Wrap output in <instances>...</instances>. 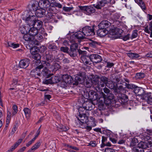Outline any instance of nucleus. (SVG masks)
I'll use <instances>...</instances> for the list:
<instances>
[{
  "mask_svg": "<svg viewBox=\"0 0 152 152\" xmlns=\"http://www.w3.org/2000/svg\"><path fill=\"white\" fill-rule=\"evenodd\" d=\"M32 55V58L36 60H39L41 58V56L38 53L33 54Z\"/></svg>",
  "mask_w": 152,
  "mask_h": 152,
  "instance_id": "41",
  "label": "nucleus"
},
{
  "mask_svg": "<svg viewBox=\"0 0 152 152\" xmlns=\"http://www.w3.org/2000/svg\"><path fill=\"white\" fill-rule=\"evenodd\" d=\"M111 23L107 20L102 21L98 25L99 28H106L109 27Z\"/></svg>",
  "mask_w": 152,
  "mask_h": 152,
  "instance_id": "17",
  "label": "nucleus"
},
{
  "mask_svg": "<svg viewBox=\"0 0 152 152\" xmlns=\"http://www.w3.org/2000/svg\"><path fill=\"white\" fill-rule=\"evenodd\" d=\"M72 37L75 38L74 39L72 40L74 42H76L77 40L78 42H80L79 39L86 38L83 31H79L75 32V34L72 36Z\"/></svg>",
  "mask_w": 152,
  "mask_h": 152,
  "instance_id": "8",
  "label": "nucleus"
},
{
  "mask_svg": "<svg viewBox=\"0 0 152 152\" xmlns=\"http://www.w3.org/2000/svg\"><path fill=\"white\" fill-rule=\"evenodd\" d=\"M144 99L146 100L148 104H152V96L151 93L150 92L147 93Z\"/></svg>",
  "mask_w": 152,
  "mask_h": 152,
  "instance_id": "26",
  "label": "nucleus"
},
{
  "mask_svg": "<svg viewBox=\"0 0 152 152\" xmlns=\"http://www.w3.org/2000/svg\"><path fill=\"white\" fill-rule=\"evenodd\" d=\"M97 123V122L96 121V120L91 121V126L93 127L96 126V125Z\"/></svg>",
  "mask_w": 152,
  "mask_h": 152,
  "instance_id": "63",
  "label": "nucleus"
},
{
  "mask_svg": "<svg viewBox=\"0 0 152 152\" xmlns=\"http://www.w3.org/2000/svg\"><path fill=\"white\" fill-rule=\"evenodd\" d=\"M138 36L137 31L136 30H134L132 31V33L130 39H132L133 38H136Z\"/></svg>",
  "mask_w": 152,
  "mask_h": 152,
  "instance_id": "40",
  "label": "nucleus"
},
{
  "mask_svg": "<svg viewBox=\"0 0 152 152\" xmlns=\"http://www.w3.org/2000/svg\"><path fill=\"white\" fill-rule=\"evenodd\" d=\"M89 96L91 97L92 100H95L97 98L96 93L93 91H91L89 92Z\"/></svg>",
  "mask_w": 152,
  "mask_h": 152,
  "instance_id": "33",
  "label": "nucleus"
},
{
  "mask_svg": "<svg viewBox=\"0 0 152 152\" xmlns=\"http://www.w3.org/2000/svg\"><path fill=\"white\" fill-rule=\"evenodd\" d=\"M123 32V30L121 28H115L110 31L109 36L113 38H120L122 37V34Z\"/></svg>",
  "mask_w": 152,
  "mask_h": 152,
  "instance_id": "3",
  "label": "nucleus"
},
{
  "mask_svg": "<svg viewBox=\"0 0 152 152\" xmlns=\"http://www.w3.org/2000/svg\"><path fill=\"white\" fill-rule=\"evenodd\" d=\"M105 152H115L113 149L110 148H107L105 149Z\"/></svg>",
  "mask_w": 152,
  "mask_h": 152,
  "instance_id": "56",
  "label": "nucleus"
},
{
  "mask_svg": "<svg viewBox=\"0 0 152 152\" xmlns=\"http://www.w3.org/2000/svg\"><path fill=\"white\" fill-rule=\"evenodd\" d=\"M80 127L83 129H85L88 131L91 130L92 128V127L91 126H88L86 123L85 125H81Z\"/></svg>",
  "mask_w": 152,
  "mask_h": 152,
  "instance_id": "43",
  "label": "nucleus"
},
{
  "mask_svg": "<svg viewBox=\"0 0 152 152\" xmlns=\"http://www.w3.org/2000/svg\"><path fill=\"white\" fill-rule=\"evenodd\" d=\"M136 76L137 78L140 79L144 78L145 75L144 73H138L136 74Z\"/></svg>",
  "mask_w": 152,
  "mask_h": 152,
  "instance_id": "45",
  "label": "nucleus"
},
{
  "mask_svg": "<svg viewBox=\"0 0 152 152\" xmlns=\"http://www.w3.org/2000/svg\"><path fill=\"white\" fill-rule=\"evenodd\" d=\"M13 110L12 111V115H15L18 112V107L15 105H14L12 107Z\"/></svg>",
  "mask_w": 152,
  "mask_h": 152,
  "instance_id": "44",
  "label": "nucleus"
},
{
  "mask_svg": "<svg viewBox=\"0 0 152 152\" xmlns=\"http://www.w3.org/2000/svg\"><path fill=\"white\" fill-rule=\"evenodd\" d=\"M78 46V45L76 43H74L72 44L70 47L71 50L69 53L71 56H73L75 54Z\"/></svg>",
  "mask_w": 152,
  "mask_h": 152,
  "instance_id": "16",
  "label": "nucleus"
},
{
  "mask_svg": "<svg viewBox=\"0 0 152 152\" xmlns=\"http://www.w3.org/2000/svg\"><path fill=\"white\" fill-rule=\"evenodd\" d=\"M50 71L45 67L42 70L41 73L44 76L48 78L53 75V74H50Z\"/></svg>",
  "mask_w": 152,
  "mask_h": 152,
  "instance_id": "23",
  "label": "nucleus"
},
{
  "mask_svg": "<svg viewBox=\"0 0 152 152\" xmlns=\"http://www.w3.org/2000/svg\"><path fill=\"white\" fill-rule=\"evenodd\" d=\"M152 57V52H150L148 53L145 56L144 58H147Z\"/></svg>",
  "mask_w": 152,
  "mask_h": 152,
  "instance_id": "55",
  "label": "nucleus"
},
{
  "mask_svg": "<svg viewBox=\"0 0 152 152\" xmlns=\"http://www.w3.org/2000/svg\"><path fill=\"white\" fill-rule=\"evenodd\" d=\"M62 78L68 84L72 83L73 85L77 86L79 83L82 84L85 83L84 85L87 88H90L93 85L96 86V90L99 91L101 90V88L104 87L108 82V78L107 77H102L99 80V78L97 76L91 75L86 76L83 73H80L76 76L74 82L72 77L67 75H63Z\"/></svg>",
  "mask_w": 152,
  "mask_h": 152,
  "instance_id": "1",
  "label": "nucleus"
},
{
  "mask_svg": "<svg viewBox=\"0 0 152 152\" xmlns=\"http://www.w3.org/2000/svg\"><path fill=\"white\" fill-rule=\"evenodd\" d=\"M140 2L139 3V5L143 10L145 9V7L144 3L141 0H140Z\"/></svg>",
  "mask_w": 152,
  "mask_h": 152,
  "instance_id": "49",
  "label": "nucleus"
},
{
  "mask_svg": "<svg viewBox=\"0 0 152 152\" xmlns=\"http://www.w3.org/2000/svg\"><path fill=\"white\" fill-rule=\"evenodd\" d=\"M107 65L106 66V67L109 68H110L112 66H113L114 65V64L113 63H111L110 62H107Z\"/></svg>",
  "mask_w": 152,
  "mask_h": 152,
  "instance_id": "58",
  "label": "nucleus"
},
{
  "mask_svg": "<svg viewBox=\"0 0 152 152\" xmlns=\"http://www.w3.org/2000/svg\"><path fill=\"white\" fill-rule=\"evenodd\" d=\"M131 37L129 34H128L126 35H125L123 37V40L126 41L130 38Z\"/></svg>",
  "mask_w": 152,
  "mask_h": 152,
  "instance_id": "54",
  "label": "nucleus"
},
{
  "mask_svg": "<svg viewBox=\"0 0 152 152\" xmlns=\"http://www.w3.org/2000/svg\"><path fill=\"white\" fill-rule=\"evenodd\" d=\"M29 60L28 59H22L19 62V66L21 68L25 69L29 66Z\"/></svg>",
  "mask_w": 152,
  "mask_h": 152,
  "instance_id": "14",
  "label": "nucleus"
},
{
  "mask_svg": "<svg viewBox=\"0 0 152 152\" xmlns=\"http://www.w3.org/2000/svg\"><path fill=\"white\" fill-rule=\"evenodd\" d=\"M126 87L129 89H132L134 88V86L132 84H126Z\"/></svg>",
  "mask_w": 152,
  "mask_h": 152,
  "instance_id": "60",
  "label": "nucleus"
},
{
  "mask_svg": "<svg viewBox=\"0 0 152 152\" xmlns=\"http://www.w3.org/2000/svg\"><path fill=\"white\" fill-rule=\"evenodd\" d=\"M45 9L40 8L37 10L34 13L36 18L42 17L45 15Z\"/></svg>",
  "mask_w": 152,
  "mask_h": 152,
  "instance_id": "18",
  "label": "nucleus"
},
{
  "mask_svg": "<svg viewBox=\"0 0 152 152\" xmlns=\"http://www.w3.org/2000/svg\"><path fill=\"white\" fill-rule=\"evenodd\" d=\"M22 139H19L17 142L15 143V144L12 147V149H10V151L9 150L8 151H12V150H14L15 149L19 144H20L22 142Z\"/></svg>",
  "mask_w": 152,
  "mask_h": 152,
  "instance_id": "37",
  "label": "nucleus"
},
{
  "mask_svg": "<svg viewBox=\"0 0 152 152\" xmlns=\"http://www.w3.org/2000/svg\"><path fill=\"white\" fill-rule=\"evenodd\" d=\"M30 51L31 55H32L38 53L39 49L36 46L30 49Z\"/></svg>",
  "mask_w": 152,
  "mask_h": 152,
  "instance_id": "38",
  "label": "nucleus"
},
{
  "mask_svg": "<svg viewBox=\"0 0 152 152\" xmlns=\"http://www.w3.org/2000/svg\"><path fill=\"white\" fill-rule=\"evenodd\" d=\"M97 144L95 141H92L90 142L89 145L91 146L92 147H95L96 146Z\"/></svg>",
  "mask_w": 152,
  "mask_h": 152,
  "instance_id": "57",
  "label": "nucleus"
},
{
  "mask_svg": "<svg viewBox=\"0 0 152 152\" xmlns=\"http://www.w3.org/2000/svg\"><path fill=\"white\" fill-rule=\"evenodd\" d=\"M68 129V127L63 126H60L59 127H58V130L59 131H66Z\"/></svg>",
  "mask_w": 152,
  "mask_h": 152,
  "instance_id": "42",
  "label": "nucleus"
},
{
  "mask_svg": "<svg viewBox=\"0 0 152 152\" xmlns=\"http://www.w3.org/2000/svg\"><path fill=\"white\" fill-rule=\"evenodd\" d=\"M81 58L83 63L85 64H90L91 61L90 56L81 55Z\"/></svg>",
  "mask_w": 152,
  "mask_h": 152,
  "instance_id": "19",
  "label": "nucleus"
},
{
  "mask_svg": "<svg viewBox=\"0 0 152 152\" xmlns=\"http://www.w3.org/2000/svg\"><path fill=\"white\" fill-rule=\"evenodd\" d=\"M53 60V56L50 54L46 55V61H42L41 64L37 66L35 69L36 70V73L38 75H40L41 74L40 69L44 66H45L48 67L50 65V64L52 62Z\"/></svg>",
  "mask_w": 152,
  "mask_h": 152,
  "instance_id": "2",
  "label": "nucleus"
},
{
  "mask_svg": "<svg viewBox=\"0 0 152 152\" xmlns=\"http://www.w3.org/2000/svg\"><path fill=\"white\" fill-rule=\"evenodd\" d=\"M29 16L26 20V23L29 26H35V21H36V17L31 12H28Z\"/></svg>",
  "mask_w": 152,
  "mask_h": 152,
  "instance_id": "4",
  "label": "nucleus"
},
{
  "mask_svg": "<svg viewBox=\"0 0 152 152\" xmlns=\"http://www.w3.org/2000/svg\"><path fill=\"white\" fill-rule=\"evenodd\" d=\"M142 140L145 141L152 140V130L147 129V132H144L141 137Z\"/></svg>",
  "mask_w": 152,
  "mask_h": 152,
  "instance_id": "10",
  "label": "nucleus"
},
{
  "mask_svg": "<svg viewBox=\"0 0 152 152\" xmlns=\"http://www.w3.org/2000/svg\"><path fill=\"white\" fill-rule=\"evenodd\" d=\"M91 61L96 63H99L102 61L101 57L99 55L92 54L90 55Z\"/></svg>",
  "mask_w": 152,
  "mask_h": 152,
  "instance_id": "11",
  "label": "nucleus"
},
{
  "mask_svg": "<svg viewBox=\"0 0 152 152\" xmlns=\"http://www.w3.org/2000/svg\"><path fill=\"white\" fill-rule=\"evenodd\" d=\"M108 32V31L105 28H99L97 30V33L98 36L102 37L105 36Z\"/></svg>",
  "mask_w": 152,
  "mask_h": 152,
  "instance_id": "21",
  "label": "nucleus"
},
{
  "mask_svg": "<svg viewBox=\"0 0 152 152\" xmlns=\"http://www.w3.org/2000/svg\"><path fill=\"white\" fill-rule=\"evenodd\" d=\"M51 80L50 78L48 79L44 80L43 81L44 83L45 84H52V83H50Z\"/></svg>",
  "mask_w": 152,
  "mask_h": 152,
  "instance_id": "53",
  "label": "nucleus"
},
{
  "mask_svg": "<svg viewBox=\"0 0 152 152\" xmlns=\"http://www.w3.org/2000/svg\"><path fill=\"white\" fill-rule=\"evenodd\" d=\"M40 132V130L39 129H38L37 130V132L36 133V135L35 137L33 138L35 140L37 138L39 135V134Z\"/></svg>",
  "mask_w": 152,
  "mask_h": 152,
  "instance_id": "59",
  "label": "nucleus"
},
{
  "mask_svg": "<svg viewBox=\"0 0 152 152\" xmlns=\"http://www.w3.org/2000/svg\"><path fill=\"white\" fill-rule=\"evenodd\" d=\"M48 48L49 49L52 50L53 51L57 49V47L56 45H50L48 46Z\"/></svg>",
  "mask_w": 152,
  "mask_h": 152,
  "instance_id": "48",
  "label": "nucleus"
},
{
  "mask_svg": "<svg viewBox=\"0 0 152 152\" xmlns=\"http://www.w3.org/2000/svg\"><path fill=\"white\" fill-rule=\"evenodd\" d=\"M79 7L81 10L83 11L84 13L87 15H90L95 12L94 8L90 6H80Z\"/></svg>",
  "mask_w": 152,
  "mask_h": 152,
  "instance_id": "9",
  "label": "nucleus"
},
{
  "mask_svg": "<svg viewBox=\"0 0 152 152\" xmlns=\"http://www.w3.org/2000/svg\"><path fill=\"white\" fill-rule=\"evenodd\" d=\"M23 111L24 112L26 118L28 119L30 117L31 115V110L27 107H25L24 108Z\"/></svg>",
  "mask_w": 152,
  "mask_h": 152,
  "instance_id": "28",
  "label": "nucleus"
},
{
  "mask_svg": "<svg viewBox=\"0 0 152 152\" xmlns=\"http://www.w3.org/2000/svg\"><path fill=\"white\" fill-rule=\"evenodd\" d=\"M148 147V146L146 142H141L138 144L137 147H134L133 150L134 152H144V149Z\"/></svg>",
  "mask_w": 152,
  "mask_h": 152,
  "instance_id": "6",
  "label": "nucleus"
},
{
  "mask_svg": "<svg viewBox=\"0 0 152 152\" xmlns=\"http://www.w3.org/2000/svg\"><path fill=\"white\" fill-rule=\"evenodd\" d=\"M7 115L5 126L6 127H7L8 126L9 124H10L11 117L13 116L12 115V113L11 114V112L10 111L8 110H7Z\"/></svg>",
  "mask_w": 152,
  "mask_h": 152,
  "instance_id": "25",
  "label": "nucleus"
},
{
  "mask_svg": "<svg viewBox=\"0 0 152 152\" xmlns=\"http://www.w3.org/2000/svg\"><path fill=\"white\" fill-rule=\"evenodd\" d=\"M63 10H64L66 12H69V11L71 10H73V7H63Z\"/></svg>",
  "mask_w": 152,
  "mask_h": 152,
  "instance_id": "46",
  "label": "nucleus"
},
{
  "mask_svg": "<svg viewBox=\"0 0 152 152\" xmlns=\"http://www.w3.org/2000/svg\"><path fill=\"white\" fill-rule=\"evenodd\" d=\"M138 142V140L137 138H132V141L130 144L132 146H135Z\"/></svg>",
  "mask_w": 152,
  "mask_h": 152,
  "instance_id": "39",
  "label": "nucleus"
},
{
  "mask_svg": "<svg viewBox=\"0 0 152 152\" xmlns=\"http://www.w3.org/2000/svg\"><path fill=\"white\" fill-rule=\"evenodd\" d=\"M127 55L129 57L132 59L138 58L140 57L139 54L135 53H127Z\"/></svg>",
  "mask_w": 152,
  "mask_h": 152,
  "instance_id": "31",
  "label": "nucleus"
},
{
  "mask_svg": "<svg viewBox=\"0 0 152 152\" xmlns=\"http://www.w3.org/2000/svg\"><path fill=\"white\" fill-rule=\"evenodd\" d=\"M82 31L85 37L93 36L95 34V32L93 28L86 26L83 28Z\"/></svg>",
  "mask_w": 152,
  "mask_h": 152,
  "instance_id": "7",
  "label": "nucleus"
},
{
  "mask_svg": "<svg viewBox=\"0 0 152 152\" xmlns=\"http://www.w3.org/2000/svg\"><path fill=\"white\" fill-rule=\"evenodd\" d=\"M35 26L36 25L38 26L37 28H40L42 25V22L39 20H38L36 19V21H35Z\"/></svg>",
  "mask_w": 152,
  "mask_h": 152,
  "instance_id": "50",
  "label": "nucleus"
},
{
  "mask_svg": "<svg viewBox=\"0 0 152 152\" xmlns=\"http://www.w3.org/2000/svg\"><path fill=\"white\" fill-rule=\"evenodd\" d=\"M61 51L65 53H66L68 52V48L67 47H61L60 48Z\"/></svg>",
  "mask_w": 152,
  "mask_h": 152,
  "instance_id": "52",
  "label": "nucleus"
},
{
  "mask_svg": "<svg viewBox=\"0 0 152 152\" xmlns=\"http://www.w3.org/2000/svg\"><path fill=\"white\" fill-rule=\"evenodd\" d=\"M67 83L64 80L62 79V81L60 83V85L61 87L63 88H65L67 86Z\"/></svg>",
  "mask_w": 152,
  "mask_h": 152,
  "instance_id": "47",
  "label": "nucleus"
},
{
  "mask_svg": "<svg viewBox=\"0 0 152 152\" xmlns=\"http://www.w3.org/2000/svg\"><path fill=\"white\" fill-rule=\"evenodd\" d=\"M58 7L59 8H61L62 7V6L60 4L57 3L56 2L54 1L53 2H52L51 3H50V10H48V8L46 9V10L48 11L51 12L52 10L51 7Z\"/></svg>",
  "mask_w": 152,
  "mask_h": 152,
  "instance_id": "24",
  "label": "nucleus"
},
{
  "mask_svg": "<svg viewBox=\"0 0 152 152\" xmlns=\"http://www.w3.org/2000/svg\"><path fill=\"white\" fill-rule=\"evenodd\" d=\"M144 30L145 32L148 34H150V33H151L152 31V21L150 22L149 26L145 27Z\"/></svg>",
  "mask_w": 152,
  "mask_h": 152,
  "instance_id": "27",
  "label": "nucleus"
},
{
  "mask_svg": "<svg viewBox=\"0 0 152 152\" xmlns=\"http://www.w3.org/2000/svg\"><path fill=\"white\" fill-rule=\"evenodd\" d=\"M103 91L105 93L107 94H108L110 93V90L107 88H104L103 89Z\"/></svg>",
  "mask_w": 152,
  "mask_h": 152,
  "instance_id": "61",
  "label": "nucleus"
},
{
  "mask_svg": "<svg viewBox=\"0 0 152 152\" xmlns=\"http://www.w3.org/2000/svg\"><path fill=\"white\" fill-rule=\"evenodd\" d=\"M134 92L137 95L142 96V99H144V96H145L146 94L145 93V91L142 88H137L134 89Z\"/></svg>",
  "mask_w": 152,
  "mask_h": 152,
  "instance_id": "12",
  "label": "nucleus"
},
{
  "mask_svg": "<svg viewBox=\"0 0 152 152\" xmlns=\"http://www.w3.org/2000/svg\"><path fill=\"white\" fill-rule=\"evenodd\" d=\"M100 95L103 99L104 103L107 105H109L111 103V100L113 99L114 95L111 94H109L106 95L103 92H101Z\"/></svg>",
  "mask_w": 152,
  "mask_h": 152,
  "instance_id": "5",
  "label": "nucleus"
},
{
  "mask_svg": "<svg viewBox=\"0 0 152 152\" xmlns=\"http://www.w3.org/2000/svg\"><path fill=\"white\" fill-rule=\"evenodd\" d=\"M37 4L36 5L35 4H33L32 5V9L33 10L35 11L37 9Z\"/></svg>",
  "mask_w": 152,
  "mask_h": 152,
  "instance_id": "62",
  "label": "nucleus"
},
{
  "mask_svg": "<svg viewBox=\"0 0 152 152\" xmlns=\"http://www.w3.org/2000/svg\"><path fill=\"white\" fill-rule=\"evenodd\" d=\"M28 30V27L26 26H21L20 28V31L23 34L27 33Z\"/></svg>",
  "mask_w": 152,
  "mask_h": 152,
  "instance_id": "32",
  "label": "nucleus"
},
{
  "mask_svg": "<svg viewBox=\"0 0 152 152\" xmlns=\"http://www.w3.org/2000/svg\"><path fill=\"white\" fill-rule=\"evenodd\" d=\"M50 68L52 71H56L60 68V66L58 63H55L53 65H50L49 66Z\"/></svg>",
  "mask_w": 152,
  "mask_h": 152,
  "instance_id": "30",
  "label": "nucleus"
},
{
  "mask_svg": "<svg viewBox=\"0 0 152 152\" xmlns=\"http://www.w3.org/2000/svg\"><path fill=\"white\" fill-rule=\"evenodd\" d=\"M28 33L31 37L33 38L34 39V37L36 36V35L38 33V29L34 27H33L28 30Z\"/></svg>",
  "mask_w": 152,
  "mask_h": 152,
  "instance_id": "22",
  "label": "nucleus"
},
{
  "mask_svg": "<svg viewBox=\"0 0 152 152\" xmlns=\"http://www.w3.org/2000/svg\"><path fill=\"white\" fill-rule=\"evenodd\" d=\"M41 144L42 141L40 140L38 141L27 152H33L39 147Z\"/></svg>",
  "mask_w": 152,
  "mask_h": 152,
  "instance_id": "20",
  "label": "nucleus"
},
{
  "mask_svg": "<svg viewBox=\"0 0 152 152\" xmlns=\"http://www.w3.org/2000/svg\"><path fill=\"white\" fill-rule=\"evenodd\" d=\"M26 147H23L19 149L17 152H23L26 149Z\"/></svg>",
  "mask_w": 152,
  "mask_h": 152,
  "instance_id": "64",
  "label": "nucleus"
},
{
  "mask_svg": "<svg viewBox=\"0 0 152 152\" xmlns=\"http://www.w3.org/2000/svg\"><path fill=\"white\" fill-rule=\"evenodd\" d=\"M43 1V7L45 9H48L50 10V2L49 0H41Z\"/></svg>",
  "mask_w": 152,
  "mask_h": 152,
  "instance_id": "29",
  "label": "nucleus"
},
{
  "mask_svg": "<svg viewBox=\"0 0 152 152\" xmlns=\"http://www.w3.org/2000/svg\"><path fill=\"white\" fill-rule=\"evenodd\" d=\"M111 0H99L97 4L95 5L94 6L95 7L98 9H100L102 7L104 6L105 4L109 3L110 2Z\"/></svg>",
  "mask_w": 152,
  "mask_h": 152,
  "instance_id": "15",
  "label": "nucleus"
},
{
  "mask_svg": "<svg viewBox=\"0 0 152 152\" xmlns=\"http://www.w3.org/2000/svg\"><path fill=\"white\" fill-rule=\"evenodd\" d=\"M51 81L50 83L52 84L57 83L59 82L60 79L58 76H53L50 78Z\"/></svg>",
  "mask_w": 152,
  "mask_h": 152,
  "instance_id": "35",
  "label": "nucleus"
},
{
  "mask_svg": "<svg viewBox=\"0 0 152 152\" xmlns=\"http://www.w3.org/2000/svg\"><path fill=\"white\" fill-rule=\"evenodd\" d=\"M80 117L78 118V122L79 124H77L78 126H80L81 125L85 124L88 121V118L86 117L83 116L81 115H80Z\"/></svg>",
  "mask_w": 152,
  "mask_h": 152,
  "instance_id": "13",
  "label": "nucleus"
},
{
  "mask_svg": "<svg viewBox=\"0 0 152 152\" xmlns=\"http://www.w3.org/2000/svg\"><path fill=\"white\" fill-rule=\"evenodd\" d=\"M23 38L26 41H32L34 39L33 38L30 36L29 33L28 34V33L24 34Z\"/></svg>",
  "mask_w": 152,
  "mask_h": 152,
  "instance_id": "34",
  "label": "nucleus"
},
{
  "mask_svg": "<svg viewBox=\"0 0 152 152\" xmlns=\"http://www.w3.org/2000/svg\"><path fill=\"white\" fill-rule=\"evenodd\" d=\"M33 138H32L31 140L29 141L26 144V146L27 147H29L30 146L32 143H34L35 141V140Z\"/></svg>",
  "mask_w": 152,
  "mask_h": 152,
  "instance_id": "51",
  "label": "nucleus"
},
{
  "mask_svg": "<svg viewBox=\"0 0 152 152\" xmlns=\"http://www.w3.org/2000/svg\"><path fill=\"white\" fill-rule=\"evenodd\" d=\"M7 46L12 48H16L19 47V45L18 43H14L11 42H7Z\"/></svg>",
  "mask_w": 152,
  "mask_h": 152,
  "instance_id": "36",
  "label": "nucleus"
}]
</instances>
